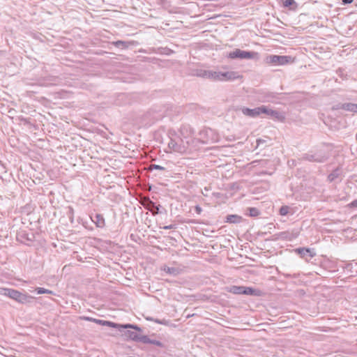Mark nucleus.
I'll list each match as a JSON object with an SVG mask.
<instances>
[{
    "mask_svg": "<svg viewBox=\"0 0 357 357\" xmlns=\"http://www.w3.org/2000/svg\"><path fill=\"white\" fill-rule=\"evenodd\" d=\"M0 294L6 296L10 298H13V300L17 301L20 303H27L31 302L32 300V297L25 294H22L20 291L13 289H8V288H3L0 289Z\"/></svg>",
    "mask_w": 357,
    "mask_h": 357,
    "instance_id": "obj_1",
    "label": "nucleus"
},
{
    "mask_svg": "<svg viewBox=\"0 0 357 357\" xmlns=\"http://www.w3.org/2000/svg\"><path fill=\"white\" fill-rule=\"evenodd\" d=\"M228 56L232 59H253L258 57V53L255 52H249L241 50L240 49H236L233 52H229Z\"/></svg>",
    "mask_w": 357,
    "mask_h": 357,
    "instance_id": "obj_2",
    "label": "nucleus"
},
{
    "mask_svg": "<svg viewBox=\"0 0 357 357\" xmlns=\"http://www.w3.org/2000/svg\"><path fill=\"white\" fill-rule=\"evenodd\" d=\"M167 145L171 151L180 153H185L188 149L183 139L179 138H170Z\"/></svg>",
    "mask_w": 357,
    "mask_h": 357,
    "instance_id": "obj_3",
    "label": "nucleus"
},
{
    "mask_svg": "<svg viewBox=\"0 0 357 357\" xmlns=\"http://www.w3.org/2000/svg\"><path fill=\"white\" fill-rule=\"evenodd\" d=\"M95 323L101 325V326H107L112 328H119V331L123 328H132L136 329L137 331H141V328L137 326V325L131 324H127L124 325L117 324L114 322L109 321H105L101 319H97L95 321Z\"/></svg>",
    "mask_w": 357,
    "mask_h": 357,
    "instance_id": "obj_4",
    "label": "nucleus"
},
{
    "mask_svg": "<svg viewBox=\"0 0 357 357\" xmlns=\"http://www.w3.org/2000/svg\"><path fill=\"white\" fill-rule=\"evenodd\" d=\"M227 291L234 294L255 295L256 290L252 287L233 285L227 288Z\"/></svg>",
    "mask_w": 357,
    "mask_h": 357,
    "instance_id": "obj_5",
    "label": "nucleus"
},
{
    "mask_svg": "<svg viewBox=\"0 0 357 357\" xmlns=\"http://www.w3.org/2000/svg\"><path fill=\"white\" fill-rule=\"evenodd\" d=\"M200 139L204 144L214 142L218 140V135H215L212 129H206L199 132Z\"/></svg>",
    "mask_w": 357,
    "mask_h": 357,
    "instance_id": "obj_6",
    "label": "nucleus"
},
{
    "mask_svg": "<svg viewBox=\"0 0 357 357\" xmlns=\"http://www.w3.org/2000/svg\"><path fill=\"white\" fill-rule=\"evenodd\" d=\"M333 110L342 109L357 114V104L353 102H339L332 107Z\"/></svg>",
    "mask_w": 357,
    "mask_h": 357,
    "instance_id": "obj_7",
    "label": "nucleus"
},
{
    "mask_svg": "<svg viewBox=\"0 0 357 357\" xmlns=\"http://www.w3.org/2000/svg\"><path fill=\"white\" fill-rule=\"evenodd\" d=\"M195 75L205 79H209L213 81H218V71L210 70H197Z\"/></svg>",
    "mask_w": 357,
    "mask_h": 357,
    "instance_id": "obj_8",
    "label": "nucleus"
},
{
    "mask_svg": "<svg viewBox=\"0 0 357 357\" xmlns=\"http://www.w3.org/2000/svg\"><path fill=\"white\" fill-rule=\"evenodd\" d=\"M304 158L310 162H324L328 158V155L320 151L313 154H305Z\"/></svg>",
    "mask_w": 357,
    "mask_h": 357,
    "instance_id": "obj_9",
    "label": "nucleus"
},
{
    "mask_svg": "<svg viewBox=\"0 0 357 357\" xmlns=\"http://www.w3.org/2000/svg\"><path fill=\"white\" fill-rule=\"evenodd\" d=\"M289 56L271 55L267 58L268 62L278 65H285L291 61Z\"/></svg>",
    "mask_w": 357,
    "mask_h": 357,
    "instance_id": "obj_10",
    "label": "nucleus"
},
{
    "mask_svg": "<svg viewBox=\"0 0 357 357\" xmlns=\"http://www.w3.org/2000/svg\"><path fill=\"white\" fill-rule=\"evenodd\" d=\"M240 77L238 73L234 71L221 72L218 71V81L227 82L232 81Z\"/></svg>",
    "mask_w": 357,
    "mask_h": 357,
    "instance_id": "obj_11",
    "label": "nucleus"
},
{
    "mask_svg": "<svg viewBox=\"0 0 357 357\" xmlns=\"http://www.w3.org/2000/svg\"><path fill=\"white\" fill-rule=\"evenodd\" d=\"M242 113L250 117H257L262 114V112L265 110V105H262L261 107H255L254 109H250L248 107H243L241 109Z\"/></svg>",
    "mask_w": 357,
    "mask_h": 357,
    "instance_id": "obj_12",
    "label": "nucleus"
},
{
    "mask_svg": "<svg viewBox=\"0 0 357 357\" xmlns=\"http://www.w3.org/2000/svg\"><path fill=\"white\" fill-rule=\"evenodd\" d=\"M265 110L264 112H262V114H266L267 116H270L271 118L278 120L280 121H283L285 119L284 115L276 110H273L271 109H269L266 106H265Z\"/></svg>",
    "mask_w": 357,
    "mask_h": 357,
    "instance_id": "obj_13",
    "label": "nucleus"
},
{
    "mask_svg": "<svg viewBox=\"0 0 357 357\" xmlns=\"http://www.w3.org/2000/svg\"><path fill=\"white\" fill-rule=\"evenodd\" d=\"M136 331H127L126 332V335L128 337L130 340L137 342H142V337H144V335L140 334L138 332H141V331H137L135 329Z\"/></svg>",
    "mask_w": 357,
    "mask_h": 357,
    "instance_id": "obj_14",
    "label": "nucleus"
},
{
    "mask_svg": "<svg viewBox=\"0 0 357 357\" xmlns=\"http://www.w3.org/2000/svg\"><path fill=\"white\" fill-rule=\"evenodd\" d=\"M295 252L300 255L301 257H305L308 255L310 258L314 257L316 253L313 249L299 248L295 250Z\"/></svg>",
    "mask_w": 357,
    "mask_h": 357,
    "instance_id": "obj_15",
    "label": "nucleus"
},
{
    "mask_svg": "<svg viewBox=\"0 0 357 357\" xmlns=\"http://www.w3.org/2000/svg\"><path fill=\"white\" fill-rule=\"evenodd\" d=\"M91 220L98 227L102 228L105 226V219L100 214H96L94 216H92Z\"/></svg>",
    "mask_w": 357,
    "mask_h": 357,
    "instance_id": "obj_16",
    "label": "nucleus"
},
{
    "mask_svg": "<svg viewBox=\"0 0 357 357\" xmlns=\"http://www.w3.org/2000/svg\"><path fill=\"white\" fill-rule=\"evenodd\" d=\"M142 342L144 343V344H154L159 347H163V346H164L163 344L160 341L156 340H151L147 335H144V337H142Z\"/></svg>",
    "mask_w": 357,
    "mask_h": 357,
    "instance_id": "obj_17",
    "label": "nucleus"
},
{
    "mask_svg": "<svg viewBox=\"0 0 357 357\" xmlns=\"http://www.w3.org/2000/svg\"><path fill=\"white\" fill-rule=\"evenodd\" d=\"M242 221V217L238 215H228L226 217V222L228 223H240Z\"/></svg>",
    "mask_w": 357,
    "mask_h": 357,
    "instance_id": "obj_18",
    "label": "nucleus"
},
{
    "mask_svg": "<svg viewBox=\"0 0 357 357\" xmlns=\"http://www.w3.org/2000/svg\"><path fill=\"white\" fill-rule=\"evenodd\" d=\"M131 42H126L123 40H117L114 42V45L117 47H120L121 49H126L129 47V45L131 44Z\"/></svg>",
    "mask_w": 357,
    "mask_h": 357,
    "instance_id": "obj_19",
    "label": "nucleus"
},
{
    "mask_svg": "<svg viewBox=\"0 0 357 357\" xmlns=\"http://www.w3.org/2000/svg\"><path fill=\"white\" fill-rule=\"evenodd\" d=\"M339 176H340V170L338 169H337L328 175V179L331 182V181H333L337 178H338Z\"/></svg>",
    "mask_w": 357,
    "mask_h": 357,
    "instance_id": "obj_20",
    "label": "nucleus"
},
{
    "mask_svg": "<svg viewBox=\"0 0 357 357\" xmlns=\"http://www.w3.org/2000/svg\"><path fill=\"white\" fill-rule=\"evenodd\" d=\"M248 215L250 217H257L259 214V211L257 208H248Z\"/></svg>",
    "mask_w": 357,
    "mask_h": 357,
    "instance_id": "obj_21",
    "label": "nucleus"
},
{
    "mask_svg": "<svg viewBox=\"0 0 357 357\" xmlns=\"http://www.w3.org/2000/svg\"><path fill=\"white\" fill-rule=\"evenodd\" d=\"M36 291L38 294H53L52 291L49 290V289H45V288H42V287H37V288L36 289Z\"/></svg>",
    "mask_w": 357,
    "mask_h": 357,
    "instance_id": "obj_22",
    "label": "nucleus"
},
{
    "mask_svg": "<svg viewBox=\"0 0 357 357\" xmlns=\"http://www.w3.org/2000/svg\"><path fill=\"white\" fill-rule=\"evenodd\" d=\"M289 207L288 206H282L280 208V214L283 216L287 215L289 213Z\"/></svg>",
    "mask_w": 357,
    "mask_h": 357,
    "instance_id": "obj_23",
    "label": "nucleus"
},
{
    "mask_svg": "<svg viewBox=\"0 0 357 357\" xmlns=\"http://www.w3.org/2000/svg\"><path fill=\"white\" fill-rule=\"evenodd\" d=\"M149 170L157 169V170H165V168L158 165L152 164L149 167Z\"/></svg>",
    "mask_w": 357,
    "mask_h": 357,
    "instance_id": "obj_24",
    "label": "nucleus"
},
{
    "mask_svg": "<svg viewBox=\"0 0 357 357\" xmlns=\"http://www.w3.org/2000/svg\"><path fill=\"white\" fill-rule=\"evenodd\" d=\"M151 204H152V205L154 206V208H155L154 211H152V213H153V215H155V214H158V213H160V205L155 206V204H154L153 202H151Z\"/></svg>",
    "mask_w": 357,
    "mask_h": 357,
    "instance_id": "obj_25",
    "label": "nucleus"
},
{
    "mask_svg": "<svg viewBox=\"0 0 357 357\" xmlns=\"http://www.w3.org/2000/svg\"><path fill=\"white\" fill-rule=\"evenodd\" d=\"M295 3H296V2L294 0H284V6L285 7H289Z\"/></svg>",
    "mask_w": 357,
    "mask_h": 357,
    "instance_id": "obj_26",
    "label": "nucleus"
},
{
    "mask_svg": "<svg viewBox=\"0 0 357 357\" xmlns=\"http://www.w3.org/2000/svg\"><path fill=\"white\" fill-rule=\"evenodd\" d=\"M162 228L164 229H176V225H169L164 226Z\"/></svg>",
    "mask_w": 357,
    "mask_h": 357,
    "instance_id": "obj_27",
    "label": "nucleus"
},
{
    "mask_svg": "<svg viewBox=\"0 0 357 357\" xmlns=\"http://www.w3.org/2000/svg\"><path fill=\"white\" fill-rule=\"evenodd\" d=\"M82 319L84 320L93 321V322H95V321H96V319L92 318V317H82Z\"/></svg>",
    "mask_w": 357,
    "mask_h": 357,
    "instance_id": "obj_28",
    "label": "nucleus"
},
{
    "mask_svg": "<svg viewBox=\"0 0 357 357\" xmlns=\"http://www.w3.org/2000/svg\"><path fill=\"white\" fill-rule=\"evenodd\" d=\"M195 211L197 214H200L202 211V209L199 205H197L195 207Z\"/></svg>",
    "mask_w": 357,
    "mask_h": 357,
    "instance_id": "obj_29",
    "label": "nucleus"
},
{
    "mask_svg": "<svg viewBox=\"0 0 357 357\" xmlns=\"http://www.w3.org/2000/svg\"><path fill=\"white\" fill-rule=\"evenodd\" d=\"M349 206L353 208L357 207V199L354 200L349 204Z\"/></svg>",
    "mask_w": 357,
    "mask_h": 357,
    "instance_id": "obj_30",
    "label": "nucleus"
},
{
    "mask_svg": "<svg viewBox=\"0 0 357 357\" xmlns=\"http://www.w3.org/2000/svg\"><path fill=\"white\" fill-rule=\"evenodd\" d=\"M264 142H266V141H265V140H264V139H257V145H259L260 144H261V143H264Z\"/></svg>",
    "mask_w": 357,
    "mask_h": 357,
    "instance_id": "obj_31",
    "label": "nucleus"
},
{
    "mask_svg": "<svg viewBox=\"0 0 357 357\" xmlns=\"http://www.w3.org/2000/svg\"><path fill=\"white\" fill-rule=\"evenodd\" d=\"M344 4L351 3L354 0H342Z\"/></svg>",
    "mask_w": 357,
    "mask_h": 357,
    "instance_id": "obj_32",
    "label": "nucleus"
},
{
    "mask_svg": "<svg viewBox=\"0 0 357 357\" xmlns=\"http://www.w3.org/2000/svg\"><path fill=\"white\" fill-rule=\"evenodd\" d=\"M155 321L158 324H164L165 322V320H159V319H155Z\"/></svg>",
    "mask_w": 357,
    "mask_h": 357,
    "instance_id": "obj_33",
    "label": "nucleus"
},
{
    "mask_svg": "<svg viewBox=\"0 0 357 357\" xmlns=\"http://www.w3.org/2000/svg\"><path fill=\"white\" fill-rule=\"evenodd\" d=\"M173 270H174V268H168V272H169V273H172Z\"/></svg>",
    "mask_w": 357,
    "mask_h": 357,
    "instance_id": "obj_34",
    "label": "nucleus"
},
{
    "mask_svg": "<svg viewBox=\"0 0 357 357\" xmlns=\"http://www.w3.org/2000/svg\"><path fill=\"white\" fill-rule=\"evenodd\" d=\"M70 213H73V208H70Z\"/></svg>",
    "mask_w": 357,
    "mask_h": 357,
    "instance_id": "obj_35",
    "label": "nucleus"
},
{
    "mask_svg": "<svg viewBox=\"0 0 357 357\" xmlns=\"http://www.w3.org/2000/svg\"><path fill=\"white\" fill-rule=\"evenodd\" d=\"M147 320H153L152 318H146Z\"/></svg>",
    "mask_w": 357,
    "mask_h": 357,
    "instance_id": "obj_36",
    "label": "nucleus"
}]
</instances>
